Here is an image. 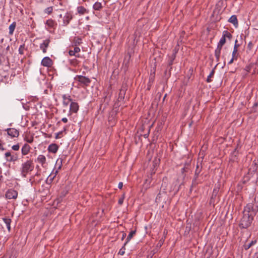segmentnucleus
I'll use <instances>...</instances> for the list:
<instances>
[{"label":"nucleus","mask_w":258,"mask_h":258,"mask_svg":"<svg viewBox=\"0 0 258 258\" xmlns=\"http://www.w3.org/2000/svg\"><path fill=\"white\" fill-rule=\"evenodd\" d=\"M78 60H77V59H72V60H71V63L72 64H73L75 65V64H77L78 63Z\"/></svg>","instance_id":"4d7b16f0"},{"label":"nucleus","mask_w":258,"mask_h":258,"mask_svg":"<svg viewBox=\"0 0 258 258\" xmlns=\"http://www.w3.org/2000/svg\"><path fill=\"white\" fill-rule=\"evenodd\" d=\"M234 60H235V59H233V58L232 57L231 59L228 62V64H231L232 63H233Z\"/></svg>","instance_id":"680f3d73"},{"label":"nucleus","mask_w":258,"mask_h":258,"mask_svg":"<svg viewBox=\"0 0 258 258\" xmlns=\"http://www.w3.org/2000/svg\"><path fill=\"white\" fill-rule=\"evenodd\" d=\"M127 90V87L125 85H122L121 89H120L118 97L117 99V101L118 102L123 101L125 97V95L126 93V91Z\"/></svg>","instance_id":"6e6552de"},{"label":"nucleus","mask_w":258,"mask_h":258,"mask_svg":"<svg viewBox=\"0 0 258 258\" xmlns=\"http://www.w3.org/2000/svg\"><path fill=\"white\" fill-rule=\"evenodd\" d=\"M257 167H258V160H254L253 161L251 166L249 169H251V170L253 172H255L256 173V172L257 171Z\"/></svg>","instance_id":"393cba45"},{"label":"nucleus","mask_w":258,"mask_h":258,"mask_svg":"<svg viewBox=\"0 0 258 258\" xmlns=\"http://www.w3.org/2000/svg\"><path fill=\"white\" fill-rule=\"evenodd\" d=\"M162 244H163V241L161 240H160L159 241V243H158L157 246H159L160 247V246H161Z\"/></svg>","instance_id":"0e129e2a"},{"label":"nucleus","mask_w":258,"mask_h":258,"mask_svg":"<svg viewBox=\"0 0 258 258\" xmlns=\"http://www.w3.org/2000/svg\"><path fill=\"white\" fill-rule=\"evenodd\" d=\"M5 131H7L8 135L12 138H17L19 136V131L14 128H9L6 129Z\"/></svg>","instance_id":"9b49d317"},{"label":"nucleus","mask_w":258,"mask_h":258,"mask_svg":"<svg viewBox=\"0 0 258 258\" xmlns=\"http://www.w3.org/2000/svg\"><path fill=\"white\" fill-rule=\"evenodd\" d=\"M72 19V16L71 14L67 13L63 18V25L66 26L68 25L70 21Z\"/></svg>","instance_id":"a211bd4d"},{"label":"nucleus","mask_w":258,"mask_h":258,"mask_svg":"<svg viewBox=\"0 0 258 258\" xmlns=\"http://www.w3.org/2000/svg\"><path fill=\"white\" fill-rule=\"evenodd\" d=\"M57 173V170H56V171L55 172V175L51 177V175H50L48 177V178L46 180V183H51V182L53 181V180L54 178L55 177Z\"/></svg>","instance_id":"4c0bfd02"},{"label":"nucleus","mask_w":258,"mask_h":258,"mask_svg":"<svg viewBox=\"0 0 258 258\" xmlns=\"http://www.w3.org/2000/svg\"><path fill=\"white\" fill-rule=\"evenodd\" d=\"M258 212V191L251 203H248L244 208L243 216L241 218L239 227L240 229H246L250 226L254 217Z\"/></svg>","instance_id":"f257e3e1"},{"label":"nucleus","mask_w":258,"mask_h":258,"mask_svg":"<svg viewBox=\"0 0 258 258\" xmlns=\"http://www.w3.org/2000/svg\"><path fill=\"white\" fill-rule=\"evenodd\" d=\"M215 74V68H214L211 72L209 75L208 76L206 81L207 83H210L212 81L211 78H213Z\"/></svg>","instance_id":"2f4dec72"},{"label":"nucleus","mask_w":258,"mask_h":258,"mask_svg":"<svg viewBox=\"0 0 258 258\" xmlns=\"http://www.w3.org/2000/svg\"><path fill=\"white\" fill-rule=\"evenodd\" d=\"M178 46H176L172 51V54L171 55H168V61H167V68H169V73L168 75V77H170L171 75V71L172 69V66L173 63V61L176 58V54L178 51Z\"/></svg>","instance_id":"20e7f679"},{"label":"nucleus","mask_w":258,"mask_h":258,"mask_svg":"<svg viewBox=\"0 0 258 258\" xmlns=\"http://www.w3.org/2000/svg\"><path fill=\"white\" fill-rule=\"evenodd\" d=\"M219 190V187H215L213 189L212 196L211 197L209 204L210 205H213V207L215 206L216 203L218 202V198L217 197V195Z\"/></svg>","instance_id":"423d86ee"},{"label":"nucleus","mask_w":258,"mask_h":258,"mask_svg":"<svg viewBox=\"0 0 258 258\" xmlns=\"http://www.w3.org/2000/svg\"><path fill=\"white\" fill-rule=\"evenodd\" d=\"M50 42L49 39H46L40 44V48L42 49L43 53L46 52L47 48L48 47Z\"/></svg>","instance_id":"f3484780"},{"label":"nucleus","mask_w":258,"mask_h":258,"mask_svg":"<svg viewBox=\"0 0 258 258\" xmlns=\"http://www.w3.org/2000/svg\"><path fill=\"white\" fill-rule=\"evenodd\" d=\"M34 164L32 160H27L23 163L20 168L21 174L22 177H26L27 174L34 169Z\"/></svg>","instance_id":"f03ea898"},{"label":"nucleus","mask_w":258,"mask_h":258,"mask_svg":"<svg viewBox=\"0 0 258 258\" xmlns=\"http://www.w3.org/2000/svg\"><path fill=\"white\" fill-rule=\"evenodd\" d=\"M255 64L253 63H250L248 66H246L245 67V68H244V70L246 71L247 72H250L252 69L255 68Z\"/></svg>","instance_id":"473e14b6"},{"label":"nucleus","mask_w":258,"mask_h":258,"mask_svg":"<svg viewBox=\"0 0 258 258\" xmlns=\"http://www.w3.org/2000/svg\"><path fill=\"white\" fill-rule=\"evenodd\" d=\"M74 52L76 54L80 51V48L78 46H75L74 49Z\"/></svg>","instance_id":"603ef678"},{"label":"nucleus","mask_w":258,"mask_h":258,"mask_svg":"<svg viewBox=\"0 0 258 258\" xmlns=\"http://www.w3.org/2000/svg\"><path fill=\"white\" fill-rule=\"evenodd\" d=\"M75 80L78 81L83 87L88 86L91 83V80L85 76L77 75Z\"/></svg>","instance_id":"39448f33"},{"label":"nucleus","mask_w":258,"mask_h":258,"mask_svg":"<svg viewBox=\"0 0 258 258\" xmlns=\"http://www.w3.org/2000/svg\"><path fill=\"white\" fill-rule=\"evenodd\" d=\"M122 186H123V183L122 182H120L119 183H118V187L119 188V189H121L122 188Z\"/></svg>","instance_id":"052dcab7"},{"label":"nucleus","mask_w":258,"mask_h":258,"mask_svg":"<svg viewBox=\"0 0 258 258\" xmlns=\"http://www.w3.org/2000/svg\"><path fill=\"white\" fill-rule=\"evenodd\" d=\"M17 196V191L13 189H9L6 194V197L8 199H16Z\"/></svg>","instance_id":"1a4fd4ad"},{"label":"nucleus","mask_w":258,"mask_h":258,"mask_svg":"<svg viewBox=\"0 0 258 258\" xmlns=\"http://www.w3.org/2000/svg\"><path fill=\"white\" fill-rule=\"evenodd\" d=\"M82 43V38L80 37H75L73 40V43L75 46H78Z\"/></svg>","instance_id":"c85d7f7f"},{"label":"nucleus","mask_w":258,"mask_h":258,"mask_svg":"<svg viewBox=\"0 0 258 258\" xmlns=\"http://www.w3.org/2000/svg\"><path fill=\"white\" fill-rule=\"evenodd\" d=\"M231 40L232 38V34L227 30H224L222 33V36L218 43L224 45L226 43V38Z\"/></svg>","instance_id":"0eeeda50"},{"label":"nucleus","mask_w":258,"mask_h":258,"mask_svg":"<svg viewBox=\"0 0 258 258\" xmlns=\"http://www.w3.org/2000/svg\"><path fill=\"white\" fill-rule=\"evenodd\" d=\"M149 134H150V129L148 130V131L147 133H146V134H144V135H143L144 137L145 138H148V137H149Z\"/></svg>","instance_id":"bf43d9fd"},{"label":"nucleus","mask_w":258,"mask_h":258,"mask_svg":"<svg viewBox=\"0 0 258 258\" xmlns=\"http://www.w3.org/2000/svg\"><path fill=\"white\" fill-rule=\"evenodd\" d=\"M52 11H53V7H49L45 9L44 12H45V13L50 15V14L52 13Z\"/></svg>","instance_id":"a19ab883"},{"label":"nucleus","mask_w":258,"mask_h":258,"mask_svg":"<svg viewBox=\"0 0 258 258\" xmlns=\"http://www.w3.org/2000/svg\"><path fill=\"white\" fill-rule=\"evenodd\" d=\"M163 124L164 123L162 121L158 122L156 127L155 131L157 132L161 131L163 128Z\"/></svg>","instance_id":"c9c22d12"},{"label":"nucleus","mask_w":258,"mask_h":258,"mask_svg":"<svg viewBox=\"0 0 258 258\" xmlns=\"http://www.w3.org/2000/svg\"><path fill=\"white\" fill-rule=\"evenodd\" d=\"M66 130H67V127H64V128H63V131H60V132H58V133H57L56 134V136H55V139H58V138H60L61 137V136H61V135H62V133H63V132H65Z\"/></svg>","instance_id":"37998d69"},{"label":"nucleus","mask_w":258,"mask_h":258,"mask_svg":"<svg viewBox=\"0 0 258 258\" xmlns=\"http://www.w3.org/2000/svg\"><path fill=\"white\" fill-rule=\"evenodd\" d=\"M77 12L80 15H84L88 13V11L83 6H79L77 7Z\"/></svg>","instance_id":"cd10ccee"},{"label":"nucleus","mask_w":258,"mask_h":258,"mask_svg":"<svg viewBox=\"0 0 258 258\" xmlns=\"http://www.w3.org/2000/svg\"><path fill=\"white\" fill-rule=\"evenodd\" d=\"M255 255L256 256V258H258V251L255 253Z\"/></svg>","instance_id":"774afa93"},{"label":"nucleus","mask_w":258,"mask_h":258,"mask_svg":"<svg viewBox=\"0 0 258 258\" xmlns=\"http://www.w3.org/2000/svg\"><path fill=\"white\" fill-rule=\"evenodd\" d=\"M46 160V158L43 155H39L37 158V162L40 163L42 166H43L45 163Z\"/></svg>","instance_id":"5701e85b"},{"label":"nucleus","mask_w":258,"mask_h":258,"mask_svg":"<svg viewBox=\"0 0 258 258\" xmlns=\"http://www.w3.org/2000/svg\"><path fill=\"white\" fill-rule=\"evenodd\" d=\"M154 81V76L150 75L149 78V81L147 84V90L149 91L151 89V87Z\"/></svg>","instance_id":"a878e982"},{"label":"nucleus","mask_w":258,"mask_h":258,"mask_svg":"<svg viewBox=\"0 0 258 258\" xmlns=\"http://www.w3.org/2000/svg\"><path fill=\"white\" fill-rule=\"evenodd\" d=\"M125 245L124 244L123 246L120 249L118 252V254L122 255L124 254L125 249Z\"/></svg>","instance_id":"c03bdc74"},{"label":"nucleus","mask_w":258,"mask_h":258,"mask_svg":"<svg viewBox=\"0 0 258 258\" xmlns=\"http://www.w3.org/2000/svg\"><path fill=\"white\" fill-rule=\"evenodd\" d=\"M168 73H169V68H166V70L164 71V75L166 77H167V78H169L170 77H168Z\"/></svg>","instance_id":"5fc2aeb1"},{"label":"nucleus","mask_w":258,"mask_h":258,"mask_svg":"<svg viewBox=\"0 0 258 258\" xmlns=\"http://www.w3.org/2000/svg\"><path fill=\"white\" fill-rule=\"evenodd\" d=\"M229 23H232L236 28L238 26V22L236 15L231 16L228 21Z\"/></svg>","instance_id":"6ab92c4d"},{"label":"nucleus","mask_w":258,"mask_h":258,"mask_svg":"<svg viewBox=\"0 0 258 258\" xmlns=\"http://www.w3.org/2000/svg\"><path fill=\"white\" fill-rule=\"evenodd\" d=\"M62 104L64 107H68L69 103H71L72 101V99L71 96L69 95L63 94L62 96Z\"/></svg>","instance_id":"4468645a"},{"label":"nucleus","mask_w":258,"mask_h":258,"mask_svg":"<svg viewBox=\"0 0 258 258\" xmlns=\"http://www.w3.org/2000/svg\"><path fill=\"white\" fill-rule=\"evenodd\" d=\"M252 112L255 113L258 112V103H254L252 107Z\"/></svg>","instance_id":"ea45409f"},{"label":"nucleus","mask_w":258,"mask_h":258,"mask_svg":"<svg viewBox=\"0 0 258 258\" xmlns=\"http://www.w3.org/2000/svg\"><path fill=\"white\" fill-rule=\"evenodd\" d=\"M19 159V158H18V155L17 154V153H14L13 154H12V157H11V158L9 159V162H15L16 161H17Z\"/></svg>","instance_id":"72a5a7b5"},{"label":"nucleus","mask_w":258,"mask_h":258,"mask_svg":"<svg viewBox=\"0 0 258 258\" xmlns=\"http://www.w3.org/2000/svg\"><path fill=\"white\" fill-rule=\"evenodd\" d=\"M3 220L6 224L9 232H10L11 230V223L12 222V220L10 218L5 217L3 218Z\"/></svg>","instance_id":"4be33fe9"},{"label":"nucleus","mask_w":258,"mask_h":258,"mask_svg":"<svg viewBox=\"0 0 258 258\" xmlns=\"http://www.w3.org/2000/svg\"><path fill=\"white\" fill-rule=\"evenodd\" d=\"M136 230H132V231H131L130 232L129 234L127 236L126 241L124 243V245H126L131 240V239L132 238L133 236L136 234Z\"/></svg>","instance_id":"bb28decb"},{"label":"nucleus","mask_w":258,"mask_h":258,"mask_svg":"<svg viewBox=\"0 0 258 258\" xmlns=\"http://www.w3.org/2000/svg\"><path fill=\"white\" fill-rule=\"evenodd\" d=\"M59 146L55 143H52L48 147L47 150L49 153H56L58 149Z\"/></svg>","instance_id":"2eb2a0df"},{"label":"nucleus","mask_w":258,"mask_h":258,"mask_svg":"<svg viewBox=\"0 0 258 258\" xmlns=\"http://www.w3.org/2000/svg\"><path fill=\"white\" fill-rule=\"evenodd\" d=\"M253 47V44L251 41L248 42L247 45V49L248 50H251Z\"/></svg>","instance_id":"8fccbe9b"},{"label":"nucleus","mask_w":258,"mask_h":258,"mask_svg":"<svg viewBox=\"0 0 258 258\" xmlns=\"http://www.w3.org/2000/svg\"><path fill=\"white\" fill-rule=\"evenodd\" d=\"M24 140L28 143H32L33 142L34 138L33 137H31L30 138H27L26 137L25 138Z\"/></svg>","instance_id":"09e8293b"},{"label":"nucleus","mask_w":258,"mask_h":258,"mask_svg":"<svg viewBox=\"0 0 258 258\" xmlns=\"http://www.w3.org/2000/svg\"><path fill=\"white\" fill-rule=\"evenodd\" d=\"M125 236H126V233H123L122 235L121 240H123L124 239V238L125 237Z\"/></svg>","instance_id":"69168bd1"},{"label":"nucleus","mask_w":258,"mask_h":258,"mask_svg":"<svg viewBox=\"0 0 258 258\" xmlns=\"http://www.w3.org/2000/svg\"><path fill=\"white\" fill-rule=\"evenodd\" d=\"M221 50L216 49L215 50V55L216 58L217 62H219L220 60V57L221 54Z\"/></svg>","instance_id":"f704fd0d"},{"label":"nucleus","mask_w":258,"mask_h":258,"mask_svg":"<svg viewBox=\"0 0 258 258\" xmlns=\"http://www.w3.org/2000/svg\"><path fill=\"white\" fill-rule=\"evenodd\" d=\"M255 173V172H253L251 169H249L247 173L243 177L242 183L245 184L247 182Z\"/></svg>","instance_id":"ddd939ff"},{"label":"nucleus","mask_w":258,"mask_h":258,"mask_svg":"<svg viewBox=\"0 0 258 258\" xmlns=\"http://www.w3.org/2000/svg\"><path fill=\"white\" fill-rule=\"evenodd\" d=\"M68 119L66 117H63L61 119V121L64 123H67L68 122Z\"/></svg>","instance_id":"e2e57ef3"},{"label":"nucleus","mask_w":258,"mask_h":258,"mask_svg":"<svg viewBox=\"0 0 258 258\" xmlns=\"http://www.w3.org/2000/svg\"><path fill=\"white\" fill-rule=\"evenodd\" d=\"M224 45L218 43L217 48L216 49L221 50L222 47Z\"/></svg>","instance_id":"864d4df0"},{"label":"nucleus","mask_w":258,"mask_h":258,"mask_svg":"<svg viewBox=\"0 0 258 258\" xmlns=\"http://www.w3.org/2000/svg\"><path fill=\"white\" fill-rule=\"evenodd\" d=\"M31 148L27 143H25L21 149V153L23 156L27 155L30 151Z\"/></svg>","instance_id":"dca6fc26"},{"label":"nucleus","mask_w":258,"mask_h":258,"mask_svg":"<svg viewBox=\"0 0 258 258\" xmlns=\"http://www.w3.org/2000/svg\"><path fill=\"white\" fill-rule=\"evenodd\" d=\"M256 242L257 240L256 239L251 240L249 243H247L246 241L245 243L243 244V247L245 250H247L252 246L256 244Z\"/></svg>","instance_id":"412c9836"},{"label":"nucleus","mask_w":258,"mask_h":258,"mask_svg":"<svg viewBox=\"0 0 258 258\" xmlns=\"http://www.w3.org/2000/svg\"><path fill=\"white\" fill-rule=\"evenodd\" d=\"M69 54L70 56H75L76 53L74 52V50H70L69 51Z\"/></svg>","instance_id":"13d9d810"},{"label":"nucleus","mask_w":258,"mask_h":258,"mask_svg":"<svg viewBox=\"0 0 258 258\" xmlns=\"http://www.w3.org/2000/svg\"><path fill=\"white\" fill-rule=\"evenodd\" d=\"M203 167L202 166V164H199L198 163L197 164L196 169L195 172V174L194 178L192 180V183L190 188V191L191 192L192 188L196 187V186L200 183H201L202 182L199 180V177L200 173L202 170Z\"/></svg>","instance_id":"7ed1b4c3"},{"label":"nucleus","mask_w":258,"mask_h":258,"mask_svg":"<svg viewBox=\"0 0 258 258\" xmlns=\"http://www.w3.org/2000/svg\"><path fill=\"white\" fill-rule=\"evenodd\" d=\"M130 58H131V55L130 54L128 56V60H127L126 62L125 63V60L123 61V64H124L125 63L126 68H127V64L128 63L129 59H130Z\"/></svg>","instance_id":"6e6d98bb"},{"label":"nucleus","mask_w":258,"mask_h":258,"mask_svg":"<svg viewBox=\"0 0 258 258\" xmlns=\"http://www.w3.org/2000/svg\"><path fill=\"white\" fill-rule=\"evenodd\" d=\"M79 105L77 102H71L70 105L69 112L70 114L77 113L79 110Z\"/></svg>","instance_id":"f8f14e48"},{"label":"nucleus","mask_w":258,"mask_h":258,"mask_svg":"<svg viewBox=\"0 0 258 258\" xmlns=\"http://www.w3.org/2000/svg\"><path fill=\"white\" fill-rule=\"evenodd\" d=\"M190 166V164L189 163H186L184 165V166L181 168V172L182 174H183V177H185V174L184 173L188 171Z\"/></svg>","instance_id":"b1692460"},{"label":"nucleus","mask_w":258,"mask_h":258,"mask_svg":"<svg viewBox=\"0 0 258 258\" xmlns=\"http://www.w3.org/2000/svg\"><path fill=\"white\" fill-rule=\"evenodd\" d=\"M232 58L233 59H235V60L238 59L239 56V53L238 52V50H233L232 52Z\"/></svg>","instance_id":"e433bc0d"},{"label":"nucleus","mask_w":258,"mask_h":258,"mask_svg":"<svg viewBox=\"0 0 258 258\" xmlns=\"http://www.w3.org/2000/svg\"><path fill=\"white\" fill-rule=\"evenodd\" d=\"M11 157H12V154L10 151L7 152L5 154V157L8 162H9V159L11 158Z\"/></svg>","instance_id":"58836bf2"},{"label":"nucleus","mask_w":258,"mask_h":258,"mask_svg":"<svg viewBox=\"0 0 258 258\" xmlns=\"http://www.w3.org/2000/svg\"><path fill=\"white\" fill-rule=\"evenodd\" d=\"M25 50V44L21 45L19 48V53L20 54H24V50Z\"/></svg>","instance_id":"79ce46f5"},{"label":"nucleus","mask_w":258,"mask_h":258,"mask_svg":"<svg viewBox=\"0 0 258 258\" xmlns=\"http://www.w3.org/2000/svg\"><path fill=\"white\" fill-rule=\"evenodd\" d=\"M103 7L102 6V4L100 2H96L93 6V8L94 10L96 11H100L102 9Z\"/></svg>","instance_id":"c756f323"},{"label":"nucleus","mask_w":258,"mask_h":258,"mask_svg":"<svg viewBox=\"0 0 258 258\" xmlns=\"http://www.w3.org/2000/svg\"><path fill=\"white\" fill-rule=\"evenodd\" d=\"M238 41L236 39L235 41V44L233 48V50H238V48L239 46V44H237Z\"/></svg>","instance_id":"3c124183"},{"label":"nucleus","mask_w":258,"mask_h":258,"mask_svg":"<svg viewBox=\"0 0 258 258\" xmlns=\"http://www.w3.org/2000/svg\"><path fill=\"white\" fill-rule=\"evenodd\" d=\"M41 63L44 67L50 68L53 65V62L50 57L46 56L42 59Z\"/></svg>","instance_id":"9d476101"},{"label":"nucleus","mask_w":258,"mask_h":258,"mask_svg":"<svg viewBox=\"0 0 258 258\" xmlns=\"http://www.w3.org/2000/svg\"><path fill=\"white\" fill-rule=\"evenodd\" d=\"M12 150L14 151H18L20 149V146L19 144H17L16 145H14L12 147Z\"/></svg>","instance_id":"de8ad7c7"},{"label":"nucleus","mask_w":258,"mask_h":258,"mask_svg":"<svg viewBox=\"0 0 258 258\" xmlns=\"http://www.w3.org/2000/svg\"><path fill=\"white\" fill-rule=\"evenodd\" d=\"M124 197H125V194H123L121 197H120L119 198V199L118 200V203L119 205H121L123 203V201H124Z\"/></svg>","instance_id":"a18cd8bd"},{"label":"nucleus","mask_w":258,"mask_h":258,"mask_svg":"<svg viewBox=\"0 0 258 258\" xmlns=\"http://www.w3.org/2000/svg\"><path fill=\"white\" fill-rule=\"evenodd\" d=\"M45 24L49 28L53 29H55L57 25L56 22L51 19L47 20Z\"/></svg>","instance_id":"aec40b11"},{"label":"nucleus","mask_w":258,"mask_h":258,"mask_svg":"<svg viewBox=\"0 0 258 258\" xmlns=\"http://www.w3.org/2000/svg\"><path fill=\"white\" fill-rule=\"evenodd\" d=\"M16 26V23L15 22H13L9 26V34L12 35L14 33L15 29Z\"/></svg>","instance_id":"7c9ffc66"},{"label":"nucleus","mask_w":258,"mask_h":258,"mask_svg":"<svg viewBox=\"0 0 258 258\" xmlns=\"http://www.w3.org/2000/svg\"><path fill=\"white\" fill-rule=\"evenodd\" d=\"M167 178L166 177L163 178V183L162 184L161 187L163 188L164 190H166V182L165 180H167Z\"/></svg>","instance_id":"49530a36"},{"label":"nucleus","mask_w":258,"mask_h":258,"mask_svg":"<svg viewBox=\"0 0 258 258\" xmlns=\"http://www.w3.org/2000/svg\"><path fill=\"white\" fill-rule=\"evenodd\" d=\"M75 56L76 57H80V55L79 54H75Z\"/></svg>","instance_id":"338daca9"}]
</instances>
